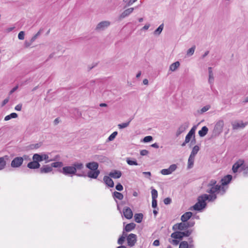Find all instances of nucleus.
Wrapping results in <instances>:
<instances>
[{"mask_svg": "<svg viewBox=\"0 0 248 248\" xmlns=\"http://www.w3.org/2000/svg\"><path fill=\"white\" fill-rule=\"evenodd\" d=\"M17 117H18V115L17 113H16L15 112H13V113H11L10 114L4 117V121H9L12 118H16Z\"/></svg>", "mask_w": 248, "mask_h": 248, "instance_id": "35", "label": "nucleus"}, {"mask_svg": "<svg viewBox=\"0 0 248 248\" xmlns=\"http://www.w3.org/2000/svg\"><path fill=\"white\" fill-rule=\"evenodd\" d=\"M41 34V31H38V32L35 34L32 38H31V42H34L37 37L40 35Z\"/></svg>", "mask_w": 248, "mask_h": 248, "instance_id": "57", "label": "nucleus"}, {"mask_svg": "<svg viewBox=\"0 0 248 248\" xmlns=\"http://www.w3.org/2000/svg\"><path fill=\"white\" fill-rule=\"evenodd\" d=\"M164 27L163 24H161L154 32L155 35H158L162 32Z\"/></svg>", "mask_w": 248, "mask_h": 248, "instance_id": "36", "label": "nucleus"}, {"mask_svg": "<svg viewBox=\"0 0 248 248\" xmlns=\"http://www.w3.org/2000/svg\"><path fill=\"white\" fill-rule=\"evenodd\" d=\"M103 181L105 184L109 187H113L114 186V182L109 176H104Z\"/></svg>", "mask_w": 248, "mask_h": 248, "instance_id": "18", "label": "nucleus"}, {"mask_svg": "<svg viewBox=\"0 0 248 248\" xmlns=\"http://www.w3.org/2000/svg\"><path fill=\"white\" fill-rule=\"evenodd\" d=\"M22 104H19L15 107V110H16L17 111H20L22 108Z\"/></svg>", "mask_w": 248, "mask_h": 248, "instance_id": "64", "label": "nucleus"}, {"mask_svg": "<svg viewBox=\"0 0 248 248\" xmlns=\"http://www.w3.org/2000/svg\"><path fill=\"white\" fill-rule=\"evenodd\" d=\"M232 178V176L230 174H228L225 176L221 179L220 182L221 184L220 186L223 187H225V186L227 185L230 183Z\"/></svg>", "mask_w": 248, "mask_h": 248, "instance_id": "12", "label": "nucleus"}, {"mask_svg": "<svg viewBox=\"0 0 248 248\" xmlns=\"http://www.w3.org/2000/svg\"><path fill=\"white\" fill-rule=\"evenodd\" d=\"M188 248H195V246L194 244V241L192 237H190L188 239Z\"/></svg>", "mask_w": 248, "mask_h": 248, "instance_id": "41", "label": "nucleus"}, {"mask_svg": "<svg viewBox=\"0 0 248 248\" xmlns=\"http://www.w3.org/2000/svg\"><path fill=\"white\" fill-rule=\"evenodd\" d=\"M25 32L23 31H21L18 34V38L19 40H23L24 39Z\"/></svg>", "mask_w": 248, "mask_h": 248, "instance_id": "55", "label": "nucleus"}, {"mask_svg": "<svg viewBox=\"0 0 248 248\" xmlns=\"http://www.w3.org/2000/svg\"><path fill=\"white\" fill-rule=\"evenodd\" d=\"M153 140V137L151 136H147L144 138L143 142H148L151 141Z\"/></svg>", "mask_w": 248, "mask_h": 248, "instance_id": "53", "label": "nucleus"}, {"mask_svg": "<svg viewBox=\"0 0 248 248\" xmlns=\"http://www.w3.org/2000/svg\"><path fill=\"white\" fill-rule=\"evenodd\" d=\"M108 175L111 178L118 179L121 177L122 173L120 170H114L113 171L110 172Z\"/></svg>", "mask_w": 248, "mask_h": 248, "instance_id": "19", "label": "nucleus"}, {"mask_svg": "<svg viewBox=\"0 0 248 248\" xmlns=\"http://www.w3.org/2000/svg\"><path fill=\"white\" fill-rule=\"evenodd\" d=\"M194 159H195V156H192V155H190V156H189V158L188 159L187 168L188 169H191L193 167V165H194Z\"/></svg>", "mask_w": 248, "mask_h": 248, "instance_id": "33", "label": "nucleus"}, {"mask_svg": "<svg viewBox=\"0 0 248 248\" xmlns=\"http://www.w3.org/2000/svg\"><path fill=\"white\" fill-rule=\"evenodd\" d=\"M195 48H196L195 46H192L191 48H190L189 49H188L187 51V55L188 56L192 55L194 54Z\"/></svg>", "mask_w": 248, "mask_h": 248, "instance_id": "47", "label": "nucleus"}, {"mask_svg": "<svg viewBox=\"0 0 248 248\" xmlns=\"http://www.w3.org/2000/svg\"><path fill=\"white\" fill-rule=\"evenodd\" d=\"M204 195L205 196L204 197H205V199L208 202H214L217 198L216 194H210L209 195L204 194Z\"/></svg>", "mask_w": 248, "mask_h": 248, "instance_id": "23", "label": "nucleus"}, {"mask_svg": "<svg viewBox=\"0 0 248 248\" xmlns=\"http://www.w3.org/2000/svg\"><path fill=\"white\" fill-rule=\"evenodd\" d=\"M210 108V107L208 106H205L203 107L201 110V113H203L207 111Z\"/></svg>", "mask_w": 248, "mask_h": 248, "instance_id": "62", "label": "nucleus"}, {"mask_svg": "<svg viewBox=\"0 0 248 248\" xmlns=\"http://www.w3.org/2000/svg\"><path fill=\"white\" fill-rule=\"evenodd\" d=\"M110 25V22L107 21H101L99 23L96 27V30H103L105 28L108 27Z\"/></svg>", "mask_w": 248, "mask_h": 248, "instance_id": "20", "label": "nucleus"}, {"mask_svg": "<svg viewBox=\"0 0 248 248\" xmlns=\"http://www.w3.org/2000/svg\"><path fill=\"white\" fill-rule=\"evenodd\" d=\"M93 159L94 160L98 161L100 162H103L105 161L106 158L103 155H95L93 156Z\"/></svg>", "mask_w": 248, "mask_h": 248, "instance_id": "26", "label": "nucleus"}, {"mask_svg": "<svg viewBox=\"0 0 248 248\" xmlns=\"http://www.w3.org/2000/svg\"><path fill=\"white\" fill-rule=\"evenodd\" d=\"M100 173V170H89L87 174L84 171H82L80 174H78V176L83 177H88L91 179H97Z\"/></svg>", "mask_w": 248, "mask_h": 248, "instance_id": "7", "label": "nucleus"}, {"mask_svg": "<svg viewBox=\"0 0 248 248\" xmlns=\"http://www.w3.org/2000/svg\"><path fill=\"white\" fill-rule=\"evenodd\" d=\"M33 157L38 163L44 160H46V163L51 161V160H48L49 157L46 154H35L33 155Z\"/></svg>", "mask_w": 248, "mask_h": 248, "instance_id": "9", "label": "nucleus"}, {"mask_svg": "<svg viewBox=\"0 0 248 248\" xmlns=\"http://www.w3.org/2000/svg\"><path fill=\"white\" fill-rule=\"evenodd\" d=\"M129 125V122H127L126 123L119 124L118 125V126L120 129H123V128H124L127 127Z\"/></svg>", "mask_w": 248, "mask_h": 248, "instance_id": "49", "label": "nucleus"}, {"mask_svg": "<svg viewBox=\"0 0 248 248\" xmlns=\"http://www.w3.org/2000/svg\"><path fill=\"white\" fill-rule=\"evenodd\" d=\"M200 150V148L198 145H195L193 147L192 150L191 152L190 155H192V156H195L197 155L198 151Z\"/></svg>", "mask_w": 248, "mask_h": 248, "instance_id": "40", "label": "nucleus"}, {"mask_svg": "<svg viewBox=\"0 0 248 248\" xmlns=\"http://www.w3.org/2000/svg\"><path fill=\"white\" fill-rule=\"evenodd\" d=\"M135 227L136 224L134 223H130L124 227V231L126 232H129L134 229Z\"/></svg>", "mask_w": 248, "mask_h": 248, "instance_id": "25", "label": "nucleus"}, {"mask_svg": "<svg viewBox=\"0 0 248 248\" xmlns=\"http://www.w3.org/2000/svg\"><path fill=\"white\" fill-rule=\"evenodd\" d=\"M151 194L152 199H156L157 198L158 193L156 189L152 188L151 191Z\"/></svg>", "mask_w": 248, "mask_h": 248, "instance_id": "46", "label": "nucleus"}, {"mask_svg": "<svg viewBox=\"0 0 248 248\" xmlns=\"http://www.w3.org/2000/svg\"><path fill=\"white\" fill-rule=\"evenodd\" d=\"M33 161L30 162L27 164V167L30 169H36L40 167V164L32 156Z\"/></svg>", "mask_w": 248, "mask_h": 248, "instance_id": "16", "label": "nucleus"}, {"mask_svg": "<svg viewBox=\"0 0 248 248\" xmlns=\"http://www.w3.org/2000/svg\"><path fill=\"white\" fill-rule=\"evenodd\" d=\"M33 42H31V40L30 42H28L27 41H26L24 43V46L25 47H29L33 43Z\"/></svg>", "mask_w": 248, "mask_h": 248, "instance_id": "63", "label": "nucleus"}, {"mask_svg": "<svg viewBox=\"0 0 248 248\" xmlns=\"http://www.w3.org/2000/svg\"><path fill=\"white\" fill-rule=\"evenodd\" d=\"M126 236H127V234H125V236H120L118 240L117 243L119 245H121L122 246L123 244V243H124L125 237H126Z\"/></svg>", "mask_w": 248, "mask_h": 248, "instance_id": "43", "label": "nucleus"}, {"mask_svg": "<svg viewBox=\"0 0 248 248\" xmlns=\"http://www.w3.org/2000/svg\"><path fill=\"white\" fill-rule=\"evenodd\" d=\"M171 202V199L170 198H166L164 200L165 204L168 205Z\"/></svg>", "mask_w": 248, "mask_h": 248, "instance_id": "58", "label": "nucleus"}, {"mask_svg": "<svg viewBox=\"0 0 248 248\" xmlns=\"http://www.w3.org/2000/svg\"><path fill=\"white\" fill-rule=\"evenodd\" d=\"M118 132L117 131H114L108 137L107 140L108 141H112L115 138Z\"/></svg>", "mask_w": 248, "mask_h": 248, "instance_id": "42", "label": "nucleus"}, {"mask_svg": "<svg viewBox=\"0 0 248 248\" xmlns=\"http://www.w3.org/2000/svg\"><path fill=\"white\" fill-rule=\"evenodd\" d=\"M172 230L175 231H185L187 230V228L185 222L176 223L172 226Z\"/></svg>", "mask_w": 248, "mask_h": 248, "instance_id": "10", "label": "nucleus"}, {"mask_svg": "<svg viewBox=\"0 0 248 248\" xmlns=\"http://www.w3.org/2000/svg\"><path fill=\"white\" fill-rule=\"evenodd\" d=\"M193 137H194V135L188 132L185 138L186 143H188Z\"/></svg>", "mask_w": 248, "mask_h": 248, "instance_id": "45", "label": "nucleus"}, {"mask_svg": "<svg viewBox=\"0 0 248 248\" xmlns=\"http://www.w3.org/2000/svg\"><path fill=\"white\" fill-rule=\"evenodd\" d=\"M42 145V142H39L35 144H31L29 145V148L31 150L35 149H38L39 147H40Z\"/></svg>", "mask_w": 248, "mask_h": 248, "instance_id": "39", "label": "nucleus"}, {"mask_svg": "<svg viewBox=\"0 0 248 248\" xmlns=\"http://www.w3.org/2000/svg\"><path fill=\"white\" fill-rule=\"evenodd\" d=\"M176 168H177L176 165L172 164L169 167V168L168 169H169V170L170 171V173L171 174L173 171H174V170H176Z\"/></svg>", "mask_w": 248, "mask_h": 248, "instance_id": "51", "label": "nucleus"}, {"mask_svg": "<svg viewBox=\"0 0 248 248\" xmlns=\"http://www.w3.org/2000/svg\"><path fill=\"white\" fill-rule=\"evenodd\" d=\"M127 245L130 247H133L137 240V236L134 233H130L128 235H127Z\"/></svg>", "mask_w": 248, "mask_h": 248, "instance_id": "8", "label": "nucleus"}, {"mask_svg": "<svg viewBox=\"0 0 248 248\" xmlns=\"http://www.w3.org/2000/svg\"><path fill=\"white\" fill-rule=\"evenodd\" d=\"M181 240H179L178 239H172V240H170V239H169V242L171 243L172 245H178L179 244H180V241Z\"/></svg>", "mask_w": 248, "mask_h": 248, "instance_id": "50", "label": "nucleus"}, {"mask_svg": "<svg viewBox=\"0 0 248 248\" xmlns=\"http://www.w3.org/2000/svg\"><path fill=\"white\" fill-rule=\"evenodd\" d=\"M123 215L128 219H131L133 217V212L131 209L128 207H124L123 209Z\"/></svg>", "mask_w": 248, "mask_h": 248, "instance_id": "14", "label": "nucleus"}, {"mask_svg": "<svg viewBox=\"0 0 248 248\" xmlns=\"http://www.w3.org/2000/svg\"><path fill=\"white\" fill-rule=\"evenodd\" d=\"M149 154V151L146 150H142L140 151V154L142 156L146 155Z\"/></svg>", "mask_w": 248, "mask_h": 248, "instance_id": "59", "label": "nucleus"}, {"mask_svg": "<svg viewBox=\"0 0 248 248\" xmlns=\"http://www.w3.org/2000/svg\"><path fill=\"white\" fill-rule=\"evenodd\" d=\"M180 64V62L178 61L173 62L170 66V70L174 71L179 67Z\"/></svg>", "mask_w": 248, "mask_h": 248, "instance_id": "34", "label": "nucleus"}, {"mask_svg": "<svg viewBox=\"0 0 248 248\" xmlns=\"http://www.w3.org/2000/svg\"><path fill=\"white\" fill-rule=\"evenodd\" d=\"M126 161L127 162V163L129 165H131V166H132V165H135V166H137V165H138V163L137 161V160L134 159V158H131L130 157H127L126 158Z\"/></svg>", "mask_w": 248, "mask_h": 248, "instance_id": "31", "label": "nucleus"}, {"mask_svg": "<svg viewBox=\"0 0 248 248\" xmlns=\"http://www.w3.org/2000/svg\"><path fill=\"white\" fill-rule=\"evenodd\" d=\"M193 230L189 229L185 231H175L170 235L171 237L173 239L183 240L184 237H189L192 233Z\"/></svg>", "mask_w": 248, "mask_h": 248, "instance_id": "3", "label": "nucleus"}, {"mask_svg": "<svg viewBox=\"0 0 248 248\" xmlns=\"http://www.w3.org/2000/svg\"><path fill=\"white\" fill-rule=\"evenodd\" d=\"M86 167L90 170H99V164L95 161L90 162L86 164Z\"/></svg>", "mask_w": 248, "mask_h": 248, "instance_id": "15", "label": "nucleus"}, {"mask_svg": "<svg viewBox=\"0 0 248 248\" xmlns=\"http://www.w3.org/2000/svg\"><path fill=\"white\" fill-rule=\"evenodd\" d=\"M242 175L245 177H248V167L245 169V170L242 171Z\"/></svg>", "mask_w": 248, "mask_h": 248, "instance_id": "60", "label": "nucleus"}, {"mask_svg": "<svg viewBox=\"0 0 248 248\" xmlns=\"http://www.w3.org/2000/svg\"><path fill=\"white\" fill-rule=\"evenodd\" d=\"M192 216V213L191 212H186L181 217V220L182 222H186L190 220Z\"/></svg>", "mask_w": 248, "mask_h": 248, "instance_id": "21", "label": "nucleus"}, {"mask_svg": "<svg viewBox=\"0 0 248 248\" xmlns=\"http://www.w3.org/2000/svg\"><path fill=\"white\" fill-rule=\"evenodd\" d=\"M208 128L206 126H203L202 129L199 131L198 133L201 137H204L208 133Z\"/></svg>", "mask_w": 248, "mask_h": 248, "instance_id": "28", "label": "nucleus"}, {"mask_svg": "<svg viewBox=\"0 0 248 248\" xmlns=\"http://www.w3.org/2000/svg\"><path fill=\"white\" fill-rule=\"evenodd\" d=\"M112 196L116 202H117V201L116 200L117 199L122 200L124 198L123 194L117 191H114L113 192Z\"/></svg>", "mask_w": 248, "mask_h": 248, "instance_id": "24", "label": "nucleus"}, {"mask_svg": "<svg viewBox=\"0 0 248 248\" xmlns=\"http://www.w3.org/2000/svg\"><path fill=\"white\" fill-rule=\"evenodd\" d=\"M204 196V194L199 196L197 199V202L191 207L190 209L192 210V209L195 211H201L205 208L207 205L206 202L207 200Z\"/></svg>", "mask_w": 248, "mask_h": 248, "instance_id": "2", "label": "nucleus"}, {"mask_svg": "<svg viewBox=\"0 0 248 248\" xmlns=\"http://www.w3.org/2000/svg\"><path fill=\"white\" fill-rule=\"evenodd\" d=\"M134 8H130L125 10L119 16V19L122 20L129 16L134 11Z\"/></svg>", "mask_w": 248, "mask_h": 248, "instance_id": "17", "label": "nucleus"}, {"mask_svg": "<svg viewBox=\"0 0 248 248\" xmlns=\"http://www.w3.org/2000/svg\"><path fill=\"white\" fill-rule=\"evenodd\" d=\"M179 248H188V242L183 241L180 243Z\"/></svg>", "mask_w": 248, "mask_h": 248, "instance_id": "44", "label": "nucleus"}, {"mask_svg": "<svg viewBox=\"0 0 248 248\" xmlns=\"http://www.w3.org/2000/svg\"><path fill=\"white\" fill-rule=\"evenodd\" d=\"M115 188L117 190L119 191H121L123 190L124 187L122 185L121 183H119L116 185Z\"/></svg>", "mask_w": 248, "mask_h": 248, "instance_id": "54", "label": "nucleus"}, {"mask_svg": "<svg viewBox=\"0 0 248 248\" xmlns=\"http://www.w3.org/2000/svg\"><path fill=\"white\" fill-rule=\"evenodd\" d=\"M224 126V122L223 120L218 121L215 124L212 133V137H216L218 136L222 132Z\"/></svg>", "mask_w": 248, "mask_h": 248, "instance_id": "5", "label": "nucleus"}, {"mask_svg": "<svg viewBox=\"0 0 248 248\" xmlns=\"http://www.w3.org/2000/svg\"><path fill=\"white\" fill-rule=\"evenodd\" d=\"M143 218V214L142 213H137L135 214V221L138 223H141Z\"/></svg>", "mask_w": 248, "mask_h": 248, "instance_id": "32", "label": "nucleus"}, {"mask_svg": "<svg viewBox=\"0 0 248 248\" xmlns=\"http://www.w3.org/2000/svg\"><path fill=\"white\" fill-rule=\"evenodd\" d=\"M5 158L7 159L8 156L5 155L3 157H0V170H2L5 168L6 162L5 160Z\"/></svg>", "mask_w": 248, "mask_h": 248, "instance_id": "27", "label": "nucleus"}, {"mask_svg": "<svg viewBox=\"0 0 248 248\" xmlns=\"http://www.w3.org/2000/svg\"><path fill=\"white\" fill-rule=\"evenodd\" d=\"M206 192L209 194H219L220 195H223L226 192V188L225 187L217 185L216 186H208Z\"/></svg>", "mask_w": 248, "mask_h": 248, "instance_id": "4", "label": "nucleus"}, {"mask_svg": "<svg viewBox=\"0 0 248 248\" xmlns=\"http://www.w3.org/2000/svg\"><path fill=\"white\" fill-rule=\"evenodd\" d=\"M246 125V124H244L242 122L241 123H236L232 124V128L233 129H237L239 128H243Z\"/></svg>", "mask_w": 248, "mask_h": 248, "instance_id": "30", "label": "nucleus"}, {"mask_svg": "<svg viewBox=\"0 0 248 248\" xmlns=\"http://www.w3.org/2000/svg\"><path fill=\"white\" fill-rule=\"evenodd\" d=\"M217 185H219L218 184H217V181L215 179H212L209 181V183L207 185V186H216Z\"/></svg>", "mask_w": 248, "mask_h": 248, "instance_id": "48", "label": "nucleus"}, {"mask_svg": "<svg viewBox=\"0 0 248 248\" xmlns=\"http://www.w3.org/2000/svg\"><path fill=\"white\" fill-rule=\"evenodd\" d=\"M161 173L163 175H169V174H170V171L169 169H162L161 170Z\"/></svg>", "mask_w": 248, "mask_h": 248, "instance_id": "56", "label": "nucleus"}, {"mask_svg": "<svg viewBox=\"0 0 248 248\" xmlns=\"http://www.w3.org/2000/svg\"><path fill=\"white\" fill-rule=\"evenodd\" d=\"M152 206L154 209H157L158 210V208H157V202L156 199H152Z\"/></svg>", "mask_w": 248, "mask_h": 248, "instance_id": "52", "label": "nucleus"}, {"mask_svg": "<svg viewBox=\"0 0 248 248\" xmlns=\"http://www.w3.org/2000/svg\"><path fill=\"white\" fill-rule=\"evenodd\" d=\"M185 223H186L187 229L192 227L195 224V221L193 219L188 220L186 222H185Z\"/></svg>", "mask_w": 248, "mask_h": 248, "instance_id": "37", "label": "nucleus"}, {"mask_svg": "<svg viewBox=\"0 0 248 248\" xmlns=\"http://www.w3.org/2000/svg\"><path fill=\"white\" fill-rule=\"evenodd\" d=\"M63 164L62 162L58 161V162H53V163H51L50 166L52 167V168L53 167L61 168L63 166Z\"/></svg>", "mask_w": 248, "mask_h": 248, "instance_id": "38", "label": "nucleus"}, {"mask_svg": "<svg viewBox=\"0 0 248 248\" xmlns=\"http://www.w3.org/2000/svg\"><path fill=\"white\" fill-rule=\"evenodd\" d=\"M208 73H209V79L208 82L211 85L213 83L214 78V75L212 71V68L211 67H208Z\"/></svg>", "mask_w": 248, "mask_h": 248, "instance_id": "29", "label": "nucleus"}, {"mask_svg": "<svg viewBox=\"0 0 248 248\" xmlns=\"http://www.w3.org/2000/svg\"><path fill=\"white\" fill-rule=\"evenodd\" d=\"M196 129V126H193L192 128L190 129V130L188 132L189 133H191V134L194 135V137L195 136V130Z\"/></svg>", "mask_w": 248, "mask_h": 248, "instance_id": "61", "label": "nucleus"}, {"mask_svg": "<svg viewBox=\"0 0 248 248\" xmlns=\"http://www.w3.org/2000/svg\"><path fill=\"white\" fill-rule=\"evenodd\" d=\"M189 123L188 122H185L182 124L178 128L176 133V137H179L182 133H183L189 126Z\"/></svg>", "mask_w": 248, "mask_h": 248, "instance_id": "11", "label": "nucleus"}, {"mask_svg": "<svg viewBox=\"0 0 248 248\" xmlns=\"http://www.w3.org/2000/svg\"><path fill=\"white\" fill-rule=\"evenodd\" d=\"M52 170V168L48 165H44L40 169V172L41 173H47L51 172Z\"/></svg>", "mask_w": 248, "mask_h": 248, "instance_id": "22", "label": "nucleus"}, {"mask_svg": "<svg viewBox=\"0 0 248 248\" xmlns=\"http://www.w3.org/2000/svg\"><path fill=\"white\" fill-rule=\"evenodd\" d=\"M245 163V161L243 159H239L237 161L232 167V170L233 173H236L238 171V169L240 168V167L242 165L243 163Z\"/></svg>", "mask_w": 248, "mask_h": 248, "instance_id": "13", "label": "nucleus"}, {"mask_svg": "<svg viewBox=\"0 0 248 248\" xmlns=\"http://www.w3.org/2000/svg\"><path fill=\"white\" fill-rule=\"evenodd\" d=\"M84 168V165L82 163H75L71 166L63 167L62 169H59L58 171L67 176L77 175L80 173H77L78 170H82Z\"/></svg>", "mask_w": 248, "mask_h": 248, "instance_id": "1", "label": "nucleus"}, {"mask_svg": "<svg viewBox=\"0 0 248 248\" xmlns=\"http://www.w3.org/2000/svg\"><path fill=\"white\" fill-rule=\"evenodd\" d=\"M28 155H24L22 157L18 156L15 157L11 161V166L12 168H19L23 164L24 160L26 159Z\"/></svg>", "mask_w": 248, "mask_h": 248, "instance_id": "6", "label": "nucleus"}]
</instances>
